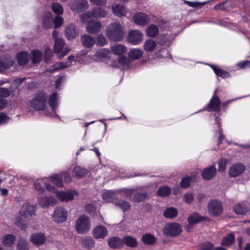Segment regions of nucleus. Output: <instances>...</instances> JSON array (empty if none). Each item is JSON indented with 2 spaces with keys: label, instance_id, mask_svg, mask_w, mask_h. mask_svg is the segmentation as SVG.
<instances>
[{
  "label": "nucleus",
  "instance_id": "nucleus-13",
  "mask_svg": "<svg viewBox=\"0 0 250 250\" xmlns=\"http://www.w3.org/2000/svg\"><path fill=\"white\" fill-rule=\"evenodd\" d=\"M216 91L217 89L214 91V94L208 104L209 111H219L220 109L221 101L216 94Z\"/></svg>",
  "mask_w": 250,
  "mask_h": 250
},
{
  "label": "nucleus",
  "instance_id": "nucleus-27",
  "mask_svg": "<svg viewBox=\"0 0 250 250\" xmlns=\"http://www.w3.org/2000/svg\"><path fill=\"white\" fill-rule=\"evenodd\" d=\"M76 193L75 190L69 192L61 191L58 192V197L62 201H71L74 199V193Z\"/></svg>",
  "mask_w": 250,
  "mask_h": 250
},
{
  "label": "nucleus",
  "instance_id": "nucleus-59",
  "mask_svg": "<svg viewBox=\"0 0 250 250\" xmlns=\"http://www.w3.org/2000/svg\"><path fill=\"white\" fill-rule=\"evenodd\" d=\"M83 244L84 246L87 249H90L94 247V241L92 238H86L83 240Z\"/></svg>",
  "mask_w": 250,
  "mask_h": 250
},
{
  "label": "nucleus",
  "instance_id": "nucleus-6",
  "mask_svg": "<svg viewBox=\"0 0 250 250\" xmlns=\"http://www.w3.org/2000/svg\"><path fill=\"white\" fill-rule=\"evenodd\" d=\"M107 15V12L104 9L101 7H95L92 11H86L80 16L81 19H83L84 17L87 18H94L96 19H101L105 18Z\"/></svg>",
  "mask_w": 250,
  "mask_h": 250
},
{
  "label": "nucleus",
  "instance_id": "nucleus-38",
  "mask_svg": "<svg viewBox=\"0 0 250 250\" xmlns=\"http://www.w3.org/2000/svg\"><path fill=\"white\" fill-rule=\"evenodd\" d=\"M203 220V217L196 212L190 214L188 217V223L192 225L199 223Z\"/></svg>",
  "mask_w": 250,
  "mask_h": 250
},
{
  "label": "nucleus",
  "instance_id": "nucleus-12",
  "mask_svg": "<svg viewBox=\"0 0 250 250\" xmlns=\"http://www.w3.org/2000/svg\"><path fill=\"white\" fill-rule=\"evenodd\" d=\"M128 42L133 45H137L143 40V34L140 30H132L128 34Z\"/></svg>",
  "mask_w": 250,
  "mask_h": 250
},
{
  "label": "nucleus",
  "instance_id": "nucleus-51",
  "mask_svg": "<svg viewBox=\"0 0 250 250\" xmlns=\"http://www.w3.org/2000/svg\"><path fill=\"white\" fill-rule=\"evenodd\" d=\"M115 194L110 191H107L103 194L102 197L107 202H112L115 198Z\"/></svg>",
  "mask_w": 250,
  "mask_h": 250
},
{
  "label": "nucleus",
  "instance_id": "nucleus-35",
  "mask_svg": "<svg viewBox=\"0 0 250 250\" xmlns=\"http://www.w3.org/2000/svg\"><path fill=\"white\" fill-rule=\"evenodd\" d=\"M42 58V53L41 51L36 49L32 51L31 62L33 64L39 63Z\"/></svg>",
  "mask_w": 250,
  "mask_h": 250
},
{
  "label": "nucleus",
  "instance_id": "nucleus-29",
  "mask_svg": "<svg viewBox=\"0 0 250 250\" xmlns=\"http://www.w3.org/2000/svg\"><path fill=\"white\" fill-rule=\"evenodd\" d=\"M56 200L51 197H43L39 200V203L42 207H48L49 206H53L55 204Z\"/></svg>",
  "mask_w": 250,
  "mask_h": 250
},
{
  "label": "nucleus",
  "instance_id": "nucleus-64",
  "mask_svg": "<svg viewBox=\"0 0 250 250\" xmlns=\"http://www.w3.org/2000/svg\"><path fill=\"white\" fill-rule=\"evenodd\" d=\"M44 187H46V189L50 192L52 193H58L57 189L53 186L47 183H44Z\"/></svg>",
  "mask_w": 250,
  "mask_h": 250
},
{
  "label": "nucleus",
  "instance_id": "nucleus-26",
  "mask_svg": "<svg viewBox=\"0 0 250 250\" xmlns=\"http://www.w3.org/2000/svg\"><path fill=\"white\" fill-rule=\"evenodd\" d=\"M14 61L10 58H5L0 60V72H4L10 68L14 64Z\"/></svg>",
  "mask_w": 250,
  "mask_h": 250
},
{
  "label": "nucleus",
  "instance_id": "nucleus-62",
  "mask_svg": "<svg viewBox=\"0 0 250 250\" xmlns=\"http://www.w3.org/2000/svg\"><path fill=\"white\" fill-rule=\"evenodd\" d=\"M15 224L18 227L21 229H25L27 227L26 225L24 223L23 219L20 217L17 218Z\"/></svg>",
  "mask_w": 250,
  "mask_h": 250
},
{
  "label": "nucleus",
  "instance_id": "nucleus-9",
  "mask_svg": "<svg viewBox=\"0 0 250 250\" xmlns=\"http://www.w3.org/2000/svg\"><path fill=\"white\" fill-rule=\"evenodd\" d=\"M68 217L67 211L63 207H59L55 208L52 215L53 220L58 223H62L66 221Z\"/></svg>",
  "mask_w": 250,
  "mask_h": 250
},
{
  "label": "nucleus",
  "instance_id": "nucleus-42",
  "mask_svg": "<svg viewBox=\"0 0 250 250\" xmlns=\"http://www.w3.org/2000/svg\"><path fill=\"white\" fill-rule=\"evenodd\" d=\"M51 9L54 13L59 15L63 13V8L62 5L58 2H53L51 4Z\"/></svg>",
  "mask_w": 250,
  "mask_h": 250
},
{
  "label": "nucleus",
  "instance_id": "nucleus-7",
  "mask_svg": "<svg viewBox=\"0 0 250 250\" xmlns=\"http://www.w3.org/2000/svg\"><path fill=\"white\" fill-rule=\"evenodd\" d=\"M69 6L73 11L80 13L88 8V4L86 0H71L69 3Z\"/></svg>",
  "mask_w": 250,
  "mask_h": 250
},
{
  "label": "nucleus",
  "instance_id": "nucleus-8",
  "mask_svg": "<svg viewBox=\"0 0 250 250\" xmlns=\"http://www.w3.org/2000/svg\"><path fill=\"white\" fill-rule=\"evenodd\" d=\"M208 209L209 214L212 216H218L223 211L221 203L215 200H211L208 203Z\"/></svg>",
  "mask_w": 250,
  "mask_h": 250
},
{
  "label": "nucleus",
  "instance_id": "nucleus-39",
  "mask_svg": "<svg viewBox=\"0 0 250 250\" xmlns=\"http://www.w3.org/2000/svg\"><path fill=\"white\" fill-rule=\"evenodd\" d=\"M17 248L18 250H28L29 249V242L23 238L20 237L17 243Z\"/></svg>",
  "mask_w": 250,
  "mask_h": 250
},
{
  "label": "nucleus",
  "instance_id": "nucleus-36",
  "mask_svg": "<svg viewBox=\"0 0 250 250\" xmlns=\"http://www.w3.org/2000/svg\"><path fill=\"white\" fill-rule=\"evenodd\" d=\"M156 238L150 233L143 234L142 237V241L146 245H152L156 242Z\"/></svg>",
  "mask_w": 250,
  "mask_h": 250
},
{
  "label": "nucleus",
  "instance_id": "nucleus-53",
  "mask_svg": "<svg viewBox=\"0 0 250 250\" xmlns=\"http://www.w3.org/2000/svg\"><path fill=\"white\" fill-rule=\"evenodd\" d=\"M213 247V245L209 242H205L200 244L198 247V250H211Z\"/></svg>",
  "mask_w": 250,
  "mask_h": 250
},
{
  "label": "nucleus",
  "instance_id": "nucleus-34",
  "mask_svg": "<svg viewBox=\"0 0 250 250\" xmlns=\"http://www.w3.org/2000/svg\"><path fill=\"white\" fill-rule=\"evenodd\" d=\"M57 99L58 94L56 92H54L47 99L48 104L53 111H55L58 108Z\"/></svg>",
  "mask_w": 250,
  "mask_h": 250
},
{
  "label": "nucleus",
  "instance_id": "nucleus-49",
  "mask_svg": "<svg viewBox=\"0 0 250 250\" xmlns=\"http://www.w3.org/2000/svg\"><path fill=\"white\" fill-rule=\"evenodd\" d=\"M171 193V189L167 186L160 188L157 191V194L161 196H167Z\"/></svg>",
  "mask_w": 250,
  "mask_h": 250
},
{
  "label": "nucleus",
  "instance_id": "nucleus-33",
  "mask_svg": "<svg viewBox=\"0 0 250 250\" xmlns=\"http://www.w3.org/2000/svg\"><path fill=\"white\" fill-rule=\"evenodd\" d=\"M16 240L15 236L12 234H6L2 238V244L5 247H12Z\"/></svg>",
  "mask_w": 250,
  "mask_h": 250
},
{
  "label": "nucleus",
  "instance_id": "nucleus-15",
  "mask_svg": "<svg viewBox=\"0 0 250 250\" xmlns=\"http://www.w3.org/2000/svg\"><path fill=\"white\" fill-rule=\"evenodd\" d=\"M35 207L29 205L28 204L23 205L21 210V214L25 217L30 219L32 218L33 216L35 215Z\"/></svg>",
  "mask_w": 250,
  "mask_h": 250
},
{
  "label": "nucleus",
  "instance_id": "nucleus-31",
  "mask_svg": "<svg viewBox=\"0 0 250 250\" xmlns=\"http://www.w3.org/2000/svg\"><path fill=\"white\" fill-rule=\"evenodd\" d=\"M111 49L115 55L120 56L125 55L127 52L125 46L120 44H116L112 46Z\"/></svg>",
  "mask_w": 250,
  "mask_h": 250
},
{
  "label": "nucleus",
  "instance_id": "nucleus-19",
  "mask_svg": "<svg viewBox=\"0 0 250 250\" xmlns=\"http://www.w3.org/2000/svg\"><path fill=\"white\" fill-rule=\"evenodd\" d=\"M102 23L99 21H91L86 26L87 31L90 34L98 33L101 30Z\"/></svg>",
  "mask_w": 250,
  "mask_h": 250
},
{
  "label": "nucleus",
  "instance_id": "nucleus-61",
  "mask_svg": "<svg viewBox=\"0 0 250 250\" xmlns=\"http://www.w3.org/2000/svg\"><path fill=\"white\" fill-rule=\"evenodd\" d=\"M11 92L9 89L5 87H0V97L7 98L10 96Z\"/></svg>",
  "mask_w": 250,
  "mask_h": 250
},
{
  "label": "nucleus",
  "instance_id": "nucleus-47",
  "mask_svg": "<svg viewBox=\"0 0 250 250\" xmlns=\"http://www.w3.org/2000/svg\"><path fill=\"white\" fill-rule=\"evenodd\" d=\"M44 183H45L43 182L42 180H36L34 184L35 189L38 191L40 193H43L44 189L42 185L44 187Z\"/></svg>",
  "mask_w": 250,
  "mask_h": 250
},
{
  "label": "nucleus",
  "instance_id": "nucleus-63",
  "mask_svg": "<svg viewBox=\"0 0 250 250\" xmlns=\"http://www.w3.org/2000/svg\"><path fill=\"white\" fill-rule=\"evenodd\" d=\"M194 199V196L192 193H187L184 195V200L187 204L191 203Z\"/></svg>",
  "mask_w": 250,
  "mask_h": 250
},
{
  "label": "nucleus",
  "instance_id": "nucleus-32",
  "mask_svg": "<svg viewBox=\"0 0 250 250\" xmlns=\"http://www.w3.org/2000/svg\"><path fill=\"white\" fill-rule=\"evenodd\" d=\"M87 174V170L80 166H75L72 170L73 175L77 178L83 177Z\"/></svg>",
  "mask_w": 250,
  "mask_h": 250
},
{
  "label": "nucleus",
  "instance_id": "nucleus-40",
  "mask_svg": "<svg viewBox=\"0 0 250 250\" xmlns=\"http://www.w3.org/2000/svg\"><path fill=\"white\" fill-rule=\"evenodd\" d=\"M177 210L175 208L170 207L167 208L165 210L164 215L166 218L172 219L177 216Z\"/></svg>",
  "mask_w": 250,
  "mask_h": 250
},
{
  "label": "nucleus",
  "instance_id": "nucleus-1",
  "mask_svg": "<svg viewBox=\"0 0 250 250\" xmlns=\"http://www.w3.org/2000/svg\"><path fill=\"white\" fill-rule=\"evenodd\" d=\"M48 95L42 90L39 91L35 95V97L30 101V106L35 110L42 111L47 107Z\"/></svg>",
  "mask_w": 250,
  "mask_h": 250
},
{
  "label": "nucleus",
  "instance_id": "nucleus-21",
  "mask_svg": "<svg viewBox=\"0 0 250 250\" xmlns=\"http://www.w3.org/2000/svg\"><path fill=\"white\" fill-rule=\"evenodd\" d=\"M109 247L112 249H119L123 247V239L118 237L110 238L107 241Z\"/></svg>",
  "mask_w": 250,
  "mask_h": 250
},
{
  "label": "nucleus",
  "instance_id": "nucleus-22",
  "mask_svg": "<svg viewBox=\"0 0 250 250\" xmlns=\"http://www.w3.org/2000/svg\"><path fill=\"white\" fill-rule=\"evenodd\" d=\"M216 172V169L214 166H209L203 170L202 176L204 179L208 180L215 176Z\"/></svg>",
  "mask_w": 250,
  "mask_h": 250
},
{
  "label": "nucleus",
  "instance_id": "nucleus-52",
  "mask_svg": "<svg viewBox=\"0 0 250 250\" xmlns=\"http://www.w3.org/2000/svg\"><path fill=\"white\" fill-rule=\"evenodd\" d=\"M95 43L98 46H104L107 43V41L105 37L103 34H99L97 37Z\"/></svg>",
  "mask_w": 250,
  "mask_h": 250
},
{
  "label": "nucleus",
  "instance_id": "nucleus-37",
  "mask_svg": "<svg viewBox=\"0 0 250 250\" xmlns=\"http://www.w3.org/2000/svg\"><path fill=\"white\" fill-rule=\"evenodd\" d=\"M113 13L118 17L125 16L126 14L125 7L120 4H117L112 7Z\"/></svg>",
  "mask_w": 250,
  "mask_h": 250
},
{
  "label": "nucleus",
  "instance_id": "nucleus-57",
  "mask_svg": "<svg viewBox=\"0 0 250 250\" xmlns=\"http://www.w3.org/2000/svg\"><path fill=\"white\" fill-rule=\"evenodd\" d=\"M118 62L123 67L128 66L130 63L129 60L125 56H120L118 60Z\"/></svg>",
  "mask_w": 250,
  "mask_h": 250
},
{
  "label": "nucleus",
  "instance_id": "nucleus-45",
  "mask_svg": "<svg viewBox=\"0 0 250 250\" xmlns=\"http://www.w3.org/2000/svg\"><path fill=\"white\" fill-rule=\"evenodd\" d=\"M156 46L155 42L151 39L148 40L145 42L144 48L146 51H151Z\"/></svg>",
  "mask_w": 250,
  "mask_h": 250
},
{
  "label": "nucleus",
  "instance_id": "nucleus-50",
  "mask_svg": "<svg viewBox=\"0 0 250 250\" xmlns=\"http://www.w3.org/2000/svg\"><path fill=\"white\" fill-rule=\"evenodd\" d=\"M146 35L150 37H155L156 36V25H151L149 26L146 30Z\"/></svg>",
  "mask_w": 250,
  "mask_h": 250
},
{
  "label": "nucleus",
  "instance_id": "nucleus-41",
  "mask_svg": "<svg viewBox=\"0 0 250 250\" xmlns=\"http://www.w3.org/2000/svg\"><path fill=\"white\" fill-rule=\"evenodd\" d=\"M210 66L212 68L216 75L219 76L223 78H228L230 76V74H229V72L225 71H223L220 69L219 68L213 65H211Z\"/></svg>",
  "mask_w": 250,
  "mask_h": 250
},
{
  "label": "nucleus",
  "instance_id": "nucleus-58",
  "mask_svg": "<svg viewBox=\"0 0 250 250\" xmlns=\"http://www.w3.org/2000/svg\"><path fill=\"white\" fill-rule=\"evenodd\" d=\"M191 177H186L182 179L180 183V186L182 188H187L190 184Z\"/></svg>",
  "mask_w": 250,
  "mask_h": 250
},
{
  "label": "nucleus",
  "instance_id": "nucleus-48",
  "mask_svg": "<svg viewBox=\"0 0 250 250\" xmlns=\"http://www.w3.org/2000/svg\"><path fill=\"white\" fill-rule=\"evenodd\" d=\"M116 206L120 207L124 212L128 210L130 208L129 202L124 201H119L116 203Z\"/></svg>",
  "mask_w": 250,
  "mask_h": 250
},
{
  "label": "nucleus",
  "instance_id": "nucleus-18",
  "mask_svg": "<svg viewBox=\"0 0 250 250\" xmlns=\"http://www.w3.org/2000/svg\"><path fill=\"white\" fill-rule=\"evenodd\" d=\"M78 31L74 24H71L66 27L65 36L68 40H73L78 36Z\"/></svg>",
  "mask_w": 250,
  "mask_h": 250
},
{
  "label": "nucleus",
  "instance_id": "nucleus-4",
  "mask_svg": "<svg viewBox=\"0 0 250 250\" xmlns=\"http://www.w3.org/2000/svg\"><path fill=\"white\" fill-rule=\"evenodd\" d=\"M182 229L180 224L177 223H168L163 229V232L166 236L175 237L180 235Z\"/></svg>",
  "mask_w": 250,
  "mask_h": 250
},
{
  "label": "nucleus",
  "instance_id": "nucleus-56",
  "mask_svg": "<svg viewBox=\"0 0 250 250\" xmlns=\"http://www.w3.org/2000/svg\"><path fill=\"white\" fill-rule=\"evenodd\" d=\"M53 22L54 23V28H59L62 25L63 19L62 17L56 16Z\"/></svg>",
  "mask_w": 250,
  "mask_h": 250
},
{
  "label": "nucleus",
  "instance_id": "nucleus-28",
  "mask_svg": "<svg viewBox=\"0 0 250 250\" xmlns=\"http://www.w3.org/2000/svg\"><path fill=\"white\" fill-rule=\"evenodd\" d=\"M123 245H125L131 248H135L138 245L137 239L131 236H125L123 238Z\"/></svg>",
  "mask_w": 250,
  "mask_h": 250
},
{
  "label": "nucleus",
  "instance_id": "nucleus-60",
  "mask_svg": "<svg viewBox=\"0 0 250 250\" xmlns=\"http://www.w3.org/2000/svg\"><path fill=\"white\" fill-rule=\"evenodd\" d=\"M227 160L224 159H220L218 162V171L224 172L225 170Z\"/></svg>",
  "mask_w": 250,
  "mask_h": 250
},
{
  "label": "nucleus",
  "instance_id": "nucleus-17",
  "mask_svg": "<svg viewBox=\"0 0 250 250\" xmlns=\"http://www.w3.org/2000/svg\"><path fill=\"white\" fill-rule=\"evenodd\" d=\"M30 240L34 245L39 246L45 243L46 237L42 233H35L31 235Z\"/></svg>",
  "mask_w": 250,
  "mask_h": 250
},
{
  "label": "nucleus",
  "instance_id": "nucleus-20",
  "mask_svg": "<svg viewBox=\"0 0 250 250\" xmlns=\"http://www.w3.org/2000/svg\"><path fill=\"white\" fill-rule=\"evenodd\" d=\"M93 236L95 238H104L107 235L108 232L106 228L102 225H99L93 230Z\"/></svg>",
  "mask_w": 250,
  "mask_h": 250
},
{
  "label": "nucleus",
  "instance_id": "nucleus-11",
  "mask_svg": "<svg viewBox=\"0 0 250 250\" xmlns=\"http://www.w3.org/2000/svg\"><path fill=\"white\" fill-rule=\"evenodd\" d=\"M246 166L241 163H237L230 167L229 171V174L230 177L239 176L244 173L246 170Z\"/></svg>",
  "mask_w": 250,
  "mask_h": 250
},
{
  "label": "nucleus",
  "instance_id": "nucleus-10",
  "mask_svg": "<svg viewBox=\"0 0 250 250\" xmlns=\"http://www.w3.org/2000/svg\"><path fill=\"white\" fill-rule=\"evenodd\" d=\"M54 42V52L58 54L59 59H62L68 54L70 49L68 48L65 47L62 50L65 44V42L64 40L61 38L56 39Z\"/></svg>",
  "mask_w": 250,
  "mask_h": 250
},
{
  "label": "nucleus",
  "instance_id": "nucleus-16",
  "mask_svg": "<svg viewBox=\"0 0 250 250\" xmlns=\"http://www.w3.org/2000/svg\"><path fill=\"white\" fill-rule=\"evenodd\" d=\"M53 15L50 12H46L42 16V27L48 30L52 28L53 24Z\"/></svg>",
  "mask_w": 250,
  "mask_h": 250
},
{
  "label": "nucleus",
  "instance_id": "nucleus-5",
  "mask_svg": "<svg viewBox=\"0 0 250 250\" xmlns=\"http://www.w3.org/2000/svg\"><path fill=\"white\" fill-rule=\"evenodd\" d=\"M48 180L57 187L61 188L63 187V181L70 182L71 181V177L68 173L64 171L49 177Z\"/></svg>",
  "mask_w": 250,
  "mask_h": 250
},
{
  "label": "nucleus",
  "instance_id": "nucleus-24",
  "mask_svg": "<svg viewBox=\"0 0 250 250\" xmlns=\"http://www.w3.org/2000/svg\"><path fill=\"white\" fill-rule=\"evenodd\" d=\"M81 41L83 45L86 48L92 47L96 42L94 38L88 34H84L81 36Z\"/></svg>",
  "mask_w": 250,
  "mask_h": 250
},
{
  "label": "nucleus",
  "instance_id": "nucleus-55",
  "mask_svg": "<svg viewBox=\"0 0 250 250\" xmlns=\"http://www.w3.org/2000/svg\"><path fill=\"white\" fill-rule=\"evenodd\" d=\"M216 121L218 122L217 126L219 128V130L218 132L219 134V136L218 137V144H221L223 140L225 138V136L223 134V129L221 128L220 124L219 123V119L216 118Z\"/></svg>",
  "mask_w": 250,
  "mask_h": 250
},
{
  "label": "nucleus",
  "instance_id": "nucleus-54",
  "mask_svg": "<svg viewBox=\"0 0 250 250\" xmlns=\"http://www.w3.org/2000/svg\"><path fill=\"white\" fill-rule=\"evenodd\" d=\"M169 40V38L167 35H160L157 36V43L161 45H164L167 43Z\"/></svg>",
  "mask_w": 250,
  "mask_h": 250
},
{
  "label": "nucleus",
  "instance_id": "nucleus-44",
  "mask_svg": "<svg viewBox=\"0 0 250 250\" xmlns=\"http://www.w3.org/2000/svg\"><path fill=\"white\" fill-rule=\"evenodd\" d=\"M148 197L146 192H138L136 193L133 197V201L136 203H140L144 201Z\"/></svg>",
  "mask_w": 250,
  "mask_h": 250
},
{
  "label": "nucleus",
  "instance_id": "nucleus-14",
  "mask_svg": "<svg viewBox=\"0 0 250 250\" xmlns=\"http://www.w3.org/2000/svg\"><path fill=\"white\" fill-rule=\"evenodd\" d=\"M133 19L136 24L142 26L146 25L149 21V19L147 15L142 12L134 15Z\"/></svg>",
  "mask_w": 250,
  "mask_h": 250
},
{
  "label": "nucleus",
  "instance_id": "nucleus-23",
  "mask_svg": "<svg viewBox=\"0 0 250 250\" xmlns=\"http://www.w3.org/2000/svg\"><path fill=\"white\" fill-rule=\"evenodd\" d=\"M16 59L19 65H25L29 62L28 54L26 51H21L17 54Z\"/></svg>",
  "mask_w": 250,
  "mask_h": 250
},
{
  "label": "nucleus",
  "instance_id": "nucleus-30",
  "mask_svg": "<svg viewBox=\"0 0 250 250\" xmlns=\"http://www.w3.org/2000/svg\"><path fill=\"white\" fill-rule=\"evenodd\" d=\"M249 209V208L244 203H238L233 207V210L237 214H245Z\"/></svg>",
  "mask_w": 250,
  "mask_h": 250
},
{
  "label": "nucleus",
  "instance_id": "nucleus-46",
  "mask_svg": "<svg viewBox=\"0 0 250 250\" xmlns=\"http://www.w3.org/2000/svg\"><path fill=\"white\" fill-rule=\"evenodd\" d=\"M109 52V50L107 49H100L96 51V56L100 59H105L108 57Z\"/></svg>",
  "mask_w": 250,
  "mask_h": 250
},
{
  "label": "nucleus",
  "instance_id": "nucleus-2",
  "mask_svg": "<svg viewBox=\"0 0 250 250\" xmlns=\"http://www.w3.org/2000/svg\"><path fill=\"white\" fill-rule=\"evenodd\" d=\"M106 32L108 38L114 42L122 41L124 35L123 27L118 22L109 24L107 27Z\"/></svg>",
  "mask_w": 250,
  "mask_h": 250
},
{
  "label": "nucleus",
  "instance_id": "nucleus-3",
  "mask_svg": "<svg viewBox=\"0 0 250 250\" xmlns=\"http://www.w3.org/2000/svg\"><path fill=\"white\" fill-rule=\"evenodd\" d=\"M91 222L89 217L85 214L81 215L75 223V229L78 233H86L90 229Z\"/></svg>",
  "mask_w": 250,
  "mask_h": 250
},
{
  "label": "nucleus",
  "instance_id": "nucleus-25",
  "mask_svg": "<svg viewBox=\"0 0 250 250\" xmlns=\"http://www.w3.org/2000/svg\"><path fill=\"white\" fill-rule=\"evenodd\" d=\"M144 55V51L139 48L130 49L128 53V56L132 60H137L141 59Z\"/></svg>",
  "mask_w": 250,
  "mask_h": 250
},
{
  "label": "nucleus",
  "instance_id": "nucleus-43",
  "mask_svg": "<svg viewBox=\"0 0 250 250\" xmlns=\"http://www.w3.org/2000/svg\"><path fill=\"white\" fill-rule=\"evenodd\" d=\"M234 242V236L232 233H229L226 237H224L222 241V245L224 246H229L232 245Z\"/></svg>",
  "mask_w": 250,
  "mask_h": 250
}]
</instances>
